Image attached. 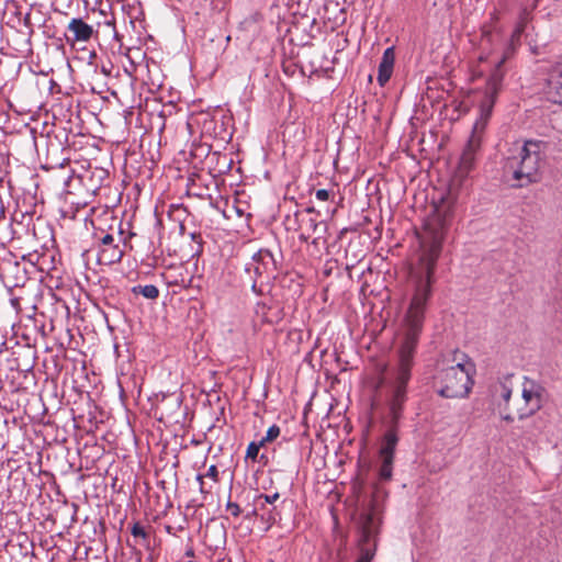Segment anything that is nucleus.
<instances>
[{
    "mask_svg": "<svg viewBox=\"0 0 562 562\" xmlns=\"http://www.w3.org/2000/svg\"><path fill=\"white\" fill-rule=\"evenodd\" d=\"M446 226H425L420 239V256L417 266L411 269L414 294L398 334L397 361L382 380L387 389V415L385 432L379 449V480L392 479L395 448L398 443V427L407 401V384L412 376L414 356L423 331L425 311L431 295L434 271L440 256Z\"/></svg>",
    "mask_w": 562,
    "mask_h": 562,
    "instance_id": "obj_1",
    "label": "nucleus"
},
{
    "mask_svg": "<svg viewBox=\"0 0 562 562\" xmlns=\"http://www.w3.org/2000/svg\"><path fill=\"white\" fill-rule=\"evenodd\" d=\"M503 63L504 59L497 61L488 77L487 92L480 103V116L473 125L471 136L460 157L459 169L461 173H468L474 165L475 153L481 146L484 131L493 112L495 97L504 78V72L502 69Z\"/></svg>",
    "mask_w": 562,
    "mask_h": 562,
    "instance_id": "obj_2",
    "label": "nucleus"
},
{
    "mask_svg": "<svg viewBox=\"0 0 562 562\" xmlns=\"http://www.w3.org/2000/svg\"><path fill=\"white\" fill-rule=\"evenodd\" d=\"M357 547L360 557L356 562H371L375 555L380 528L382 525L381 510L375 501L363 508L355 519Z\"/></svg>",
    "mask_w": 562,
    "mask_h": 562,
    "instance_id": "obj_3",
    "label": "nucleus"
},
{
    "mask_svg": "<svg viewBox=\"0 0 562 562\" xmlns=\"http://www.w3.org/2000/svg\"><path fill=\"white\" fill-rule=\"evenodd\" d=\"M542 142L526 140L517 156L507 158L505 169L516 181L514 187L522 188L539 179L540 146Z\"/></svg>",
    "mask_w": 562,
    "mask_h": 562,
    "instance_id": "obj_4",
    "label": "nucleus"
},
{
    "mask_svg": "<svg viewBox=\"0 0 562 562\" xmlns=\"http://www.w3.org/2000/svg\"><path fill=\"white\" fill-rule=\"evenodd\" d=\"M474 371L472 363H457L442 369L438 374L440 387L437 393L445 398L467 397L472 389L471 373Z\"/></svg>",
    "mask_w": 562,
    "mask_h": 562,
    "instance_id": "obj_5",
    "label": "nucleus"
},
{
    "mask_svg": "<svg viewBox=\"0 0 562 562\" xmlns=\"http://www.w3.org/2000/svg\"><path fill=\"white\" fill-rule=\"evenodd\" d=\"M0 279L10 291L13 288L24 286L29 280L26 267L12 256L0 259Z\"/></svg>",
    "mask_w": 562,
    "mask_h": 562,
    "instance_id": "obj_6",
    "label": "nucleus"
},
{
    "mask_svg": "<svg viewBox=\"0 0 562 562\" xmlns=\"http://www.w3.org/2000/svg\"><path fill=\"white\" fill-rule=\"evenodd\" d=\"M100 250H99V262L104 265L117 263L122 260L125 250V238L123 237V231L117 234V240L112 234H104L100 238Z\"/></svg>",
    "mask_w": 562,
    "mask_h": 562,
    "instance_id": "obj_7",
    "label": "nucleus"
},
{
    "mask_svg": "<svg viewBox=\"0 0 562 562\" xmlns=\"http://www.w3.org/2000/svg\"><path fill=\"white\" fill-rule=\"evenodd\" d=\"M315 209L310 206L303 211H297L295 216V222L297 224L296 231H303L304 233L317 234V236L313 239V244L316 245L317 240L321 239L322 233H325L327 229V225L325 221H318L316 217L312 216V213H315Z\"/></svg>",
    "mask_w": 562,
    "mask_h": 562,
    "instance_id": "obj_8",
    "label": "nucleus"
},
{
    "mask_svg": "<svg viewBox=\"0 0 562 562\" xmlns=\"http://www.w3.org/2000/svg\"><path fill=\"white\" fill-rule=\"evenodd\" d=\"M543 387L537 384L535 381L525 378L524 389L521 396L527 404H532V407L528 413H520L519 419H525L532 415L536 411L541 407V392Z\"/></svg>",
    "mask_w": 562,
    "mask_h": 562,
    "instance_id": "obj_9",
    "label": "nucleus"
},
{
    "mask_svg": "<svg viewBox=\"0 0 562 562\" xmlns=\"http://www.w3.org/2000/svg\"><path fill=\"white\" fill-rule=\"evenodd\" d=\"M68 31L71 35L66 34L68 43L88 42L93 35V29L80 18H74L68 24Z\"/></svg>",
    "mask_w": 562,
    "mask_h": 562,
    "instance_id": "obj_10",
    "label": "nucleus"
},
{
    "mask_svg": "<svg viewBox=\"0 0 562 562\" xmlns=\"http://www.w3.org/2000/svg\"><path fill=\"white\" fill-rule=\"evenodd\" d=\"M395 61L394 47H389L384 50L382 59L379 65L378 82L383 87L391 78Z\"/></svg>",
    "mask_w": 562,
    "mask_h": 562,
    "instance_id": "obj_11",
    "label": "nucleus"
},
{
    "mask_svg": "<svg viewBox=\"0 0 562 562\" xmlns=\"http://www.w3.org/2000/svg\"><path fill=\"white\" fill-rule=\"evenodd\" d=\"M548 100L562 105V64L558 65L548 81Z\"/></svg>",
    "mask_w": 562,
    "mask_h": 562,
    "instance_id": "obj_12",
    "label": "nucleus"
},
{
    "mask_svg": "<svg viewBox=\"0 0 562 562\" xmlns=\"http://www.w3.org/2000/svg\"><path fill=\"white\" fill-rule=\"evenodd\" d=\"M285 501L279 505H268L266 510H260V519L267 524L266 530L281 520V509L284 507Z\"/></svg>",
    "mask_w": 562,
    "mask_h": 562,
    "instance_id": "obj_13",
    "label": "nucleus"
},
{
    "mask_svg": "<svg viewBox=\"0 0 562 562\" xmlns=\"http://www.w3.org/2000/svg\"><path fill=\"white\" fill-rule=\"evenodd\" d=\"M254 266L256 265H262L265 269H269L270 266L273 268V270L277 269V261L273 258V255L268 249H260L252 256V262Z\"/></svg>",
    "mask_w": 562,
    "mask_h": 562,
    "instance_id": "obj_14",
    "label": "nucleus"
},
{
    "mask_svg": "<svg viewBox=\"0 0 562 562\" xmlns=\"http://www.w3.org/2000/svg\"><path fill=\"white\" fill-rule=\"evenodd\" d=\"M254 266L256 265H262L265 269H269L270 266L273 268V270L277 269V261L273 258V255L268 249H260L252 256V262Z\"/></svg>",
    "mask_w": 562,
    "mask_h": 562,
    "instance_id": "obj_15",
    "label": "nucleus"
},
{
    "mask_svg": "<svg viewBox=\"0 0 562 562\" xmlns=\"http://www.w3.org/2000/svg\"><path fill=\"white\" fill-rule=\"evenodd\" d=\"M134 294H142L144 297L155 300L159 296V290L154 284L135 285L132 289Z\"/></svg>",
    "mask_w": 562,
    "mask_h": 562,
    "instance_id": "obj_16",
    "label": "nucleus"
},
{
    "mask_svg": "<svg viewBox=\"0 0 562 562\" xmlns=\"http://www.w3.org/2000/svg\"><path fill=\"white\" fill-rule=\"evenodd\" d=\"M257 499V507L260 510H266L268 505H278L277 502L280 498L279 493H274L272 495L259 494L255 497Z\"/></svg>",
    "mask_w": 562,
    "mask_h": 562,
    "instance_id": "obj_17",
    "label": "nucleus"
},
{
    "mask_svg": "<svg viewBox=\"0 0 562 562\" xmlns=\"http://www.w3.org/2000/svg\"><path fill=\"white\" fill-rule=\"evenodd\" d=\"M279 435H280V427L277 425H272L271 427L268 428L266 436L262 437L257 442H261L262 447H265V445L267 442L273 441L274 439H277L279 437Z\"/></svg>",
    "mask_w": 562,
    "mask_h": 562,
    "instance_id": "obj_18",
    "label": "nucleus"
},
{
    "mask_svg": "<svg viewBox=\"0 0 562 562\" xmlns=\"http://www.w3.org/2000/svg\"><path fill=\"white\" fill-rule=\"evenodd\" d=\"M260 448H262V443L261 442L251 441L248 445V447H247L246 459H250L252 461H256L258 456H259Z\"/></svg>",
    "mask_w": 562,
    "mask_h": 562,
    "instance_id": "obj_19",
    "label": "nucleus"
},
{
    "mask_svg": "<svg viewBox=\"0 0 562 562\" xmlns=\"http://www.w3.org/2000/svg\"><path fill=\"white\" fill-rule=\"evenodd\" d=\"M131 533L135 537V538H142L144 540L148 539V533L145 531L144 527L139 524V522H135L133 526H132V529H131Z\"/></svg>",
    "mask_w": 562,
    "mask_h": 562,
    "instance_id": "obj_20",
    "label": "nucleus"
},
{
    "mask_svg": "<svg viewBox=\"0 0 562 562\" xmlns=\"http://www.w3.org/2000/svg\"><path fill=\"white\" fill-rule=\"evenodd\" d=\"M315 196L318 201L326 202L329 201L330 198L334 199L335 193L326 189H319L316 191Z\"/></svg>",
    "mask_w": 562,
    "mask_h": 562,
    "instance_id": "obj_21",
    "label": "nucleus"
},
{
    "mask_svg": "<svg viewBox=\"0 0 562 562\" xmlns=\"http://www.w3.org/2000/svg\"><path fill=\"white\" fill-rule=\"evenodd\" d=\"M189 236H190L191 240L196 243V245H198L196 249L194 250V255H200L202 252V244H203L201 234L193 232V233H190Z\"/></svg>",
    "mask_w": 562,
    "mask_h": 562,
    "instance_id": "obj_22",
    "label": "nucleus"
},
{
    "mask_svg": "<svg viewBox=\"0 0 562 562\" xmlns=\"http://www.w3.org/2000/svg\"><path fill=\"white\" fill-rule=\"evenodd\" d=\"M535 429L530 430V435L535 436L537 432H541L546 428V420L538 416L533 419Z\"/></svg>",
    "mask_w": 562,
    "mask_h": 562,
    "instance_id": "obj_23",
    "label": "nucleus"
},
{
    "mask_svg": "<svg viewBox=\"0 0 562 562\" xmlns=\"http://www.w3.org/2000/svg\"><path fill=\"white\" fill-rule=\"evenodd\" d=\"M499 387H501V396L504 400L505 404L507 405L509 400H510V397H512V389L508 387L504 383H501Z\"/></svg>",
    "mask_w": 562,
    "mask_h": 562,
    "instance_id": "obj_24",
    "label": "nucleus"
},
{
    "mask_svg": "<svg viewBox=\"0 0 562 562\" xmlns=\"http://www.w3.org/2000/svg\"><path fill=\"white\" fill-rule=\"evenodd\" d=\"M226 510H228L234 517H238L241 514L239 505L231 501L226 504Z\"/></svg>",
    "mask_w": 562,
    "mask_h": 562,
    "instance_id": "obj_25",
    "label": "nucleus"
},
{
    "mask_svg": "<svg viewBox=\"0 0 562 562\" xmlns=\"http://www.w3.org/2000/svg\"><path fill=\"white\" fill-rule=\"evenodd\" d=\"M269 269H265L262 265H256L250 263L247 266L246 271L250 272L254 271L256 276H262V273L268 272Z\"/></svg>",
    "mask_w": 562,
    "mask_h": 562,
    "instance_id": "obj_26",
    "label": "nucleus"
},
{
    "mask_svg": "<svg viewBox=\"0 0 562 562\" xmlns=\"http://www.w3.org/2000/svg\"><path fill=\"white\" fill-rule=\"evenodd\" d=\"M204 476L211 477L214 482L218 481V470L216 465H211Z\"/></svg>",
    "mask_w": 562,
    "mask_h": 562,
    "instance_id": "obj_27",
    "label": "nucleus"
},
{
    "mask_svg": "<svg viewBox=\"0 0 562 562\" xmlns=\"http://www.w3.org/2000/svg\"><path fill=\"white\" fill-rule=\"evenodd\" d=\"M259 512H260V508L257 507V499L255 498L254 501V509L248 512L246 515H245V518L246 519H251L252 517H257V516H260L259 515Z\"/></svg>",
    "mask_w": 562,
    "mask_h": 562,
    "instance_id": "obj_28",
    "label": "nucleus"
},
{
    "mask_svg": "<svg viewBox=\"0 0 562 562\" xmlns=\"http://www.w3.org/2000/svg\"><path fill=\"white\" fill-rule=\"evenodd\" d=\"M203 479H204V475H202V474H198V475H196V481L200 483V492H201L202 494H209V493H210V490H207V488L205 487V483H204Z\"/></svg>",
    "mask_w": 562,
    "mask_h": 562,
    "instance_id": "obj_29",
    "label": "nucleus"
},
{
    "mask_svg": "<svg viewBox=\"0 0 562 562\" xmlns=\"http://www.w3.org/2000/svg\"><path fill=\"white\" fill-rule=\"evenodd\" d=\"M95 176H98V178L100 180H102L103 178L106 177V172L104 170H102V169L98 170L97 172H92V176H91L90 180L92 181Z\"/></svg>",
    "mask_w": 562,
    "mask_h": 562,
    "instance_id": "obj_30",
    "label": "nucleus"
},
{
    "mask_svg": "<svg viewBox=\"0 0 562 562\" xmlns=\"http://www.w3.org/2000/svg\"><path fill=\"white\" fill-rule=\"evenodd\" d=\"M299 232H300L299 238L302 241H308V239L312 237L311 233H304L303 231H299Z\"/></svg>",
    "mask_w": 562,
    "mask_h": 562,
    "instance_id": "obj_31",
    "label": "nucleus"
},
{
    "mask_svg": "<svg viewBox=\"0 0 562 562\" xmlns=\"http://www.w3.org/2000/svg\"><path fill=\"white\" fill-rule=\"evenodd\" d=\"M10 302L14 310H16V311L20 310V299L19 297H12L10 300Z\"/></svg>",
    "mask_w": 562,
    "mask_h": 562,
    "instance_id": "obj_32",
    "label": "nucleus"
},
{
    "mask_svg": "<svg viewBox=\"0 0 562 562\" xmlns=\"http://www.w3.org/2000/svg\"><path fill=\"white\" fill-rule=\"evenodd\" d=\"M502 418L507 423H512L514 420V417L510 414L503 415Z\"/></svg>",
    "mask_w": 562,
    "mask_h": 562,
    "instance_id": "obj_33",
    "label": "nucleus"
},
{
    "mask_svg": "<svg viewBox=\"0 0 562 562\" xmlns=\"http://www.w3.org/2000/svg\"><path fill=\"white\" fill-rule=\"evenodd\" d=\"M491 35H492L491 31H488V30H483V37H485V38L490 40Z\"/></svg>",
    "mask_w": 562,
    "mask_h": 562,
    "instance_id": "obj_34",
    "label": "nucleus"
},
{
    "mask_svg": "<svg viewBox=\"0 0 562 562\" xmlns=\"http://www.w3.org/2000/svg\"><path fill=\"white\" fill-rule=\"evenodd\" d=\"M259 461H260V462H263V463L266 464V463H267V461H268V457H267L265 453H262V454L259 457Z\"/></svg>",
    "mask_w": 562,
    "mask_h": 562,
    "instance_id": "obj_35",
    "label": "nucleus"
},
{
    "mask_svg": "<svg viewBox=\"0 0 562 562\" xmlns=\"http://www.w3.org/2000/svg\"><path fill=\"white\" fill-rule=\"evenodd\" d=\"M326 213L329 214L330 216H333L335 213H336V207L334 209H326Z\"/></svg>",
    "mask_w": 562,
    "mask_h": 562,
    "instance_id": "obj_36",
    "label": "nucleus"
},
{
    "mask_svg": "<svg viewBox=\"0 0 562 562\" xmlns=\"http://www.w3.org/2000/svg\"><path fill=\"white\" fill-rule=\"evenodd\" d=\"M99 188H100V184H93V186L89 187V190H91L92 192H95Z\"/></svg>",
    "mask_w": 562,
    "mask_h": 562,
    "instance_id": "obj_37",
    "label": "nucleus"
},
{
    "mask_svg": "<svg viewBox=\"0 0 562 562\" xmlns=\"http://www.w3.org/2000/svg\"><path fill=\"white\" fill-rule=\"evenodd\" d=\"M251 289H252L254 292H256L258 294H261V291L257 290L256 282L252 283Z\"/></svg>",
    "mask_w": 562,
    "mask_h": 562,
    "instance_id": "obj_38",
    "label": "nucleus"
},
{
    "mask_svg": "<svg viewBox=\"0 0 562 562\" xmlns=\"http://www.w3.org/2000/svg\"><path fill=\"white\" fill-rule=\"evenodd\" d=\"M186 555H187V557H194V551H193L192 549H190V550H188V551L186 552Z\"/></svg>",
    "mask_w": 562,
    "mask_h": 562,
    "instance_id": "obj_39",
    "label": "nucleus"
},
{
    "mask_svg": "<svg viewBox=\"0 0 562 562\" xmlns=\"http://www.w3.org/2000/svg\"><path fill=\"white\" fill-rule=\"evenodd\" d=\"M168 284L169 285H178L179 282L177 280H173V281H168Z\"/></svg>",
    "mask_w": 562,
    "mask_h": 562,
    "instance_id": "obj_40",
    "label": "nucleus"
},
{
    "mask_svg": "<svg viewBox=\"0 0 562 562\" xmlns=\"http://www.w3.org/2000/svg\"><path fill=\"white\" fill-rule=\"evenodd\" d=\"M180 233L183 234L184 233V225L183 224H180Z\"/></svg>",
    "mask_w": 562,
    "mask_h": 562,
    "instance_id": "obj_41",
    "label": "nucleus"
}]
</instances>
